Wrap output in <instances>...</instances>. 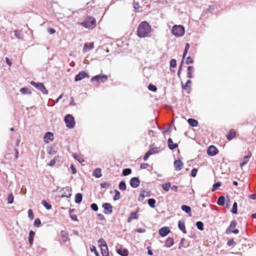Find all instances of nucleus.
Returning a JSON list of instances; mask_svg holds the SVG:
<instances>
[{
  "mask_svg": "<svg viewBox=\"0 0 256 256\" xmlns=\"http://www.w3.org/2000/svg\"><path fill=\"white\" fill-rule=\"evenodd\" d=\"M151 26L146 21L142 22L138 26L137 35L140 38L147 36L151 32Z\"/></svg>",
  "mask_w": 256,
  "mask_h": 256,
  "instance_id": "f257e3e1",
  "label": "nucleus"
},
{
  "mask_svg": "<svg viewBox=\"0 0 256 256\" xmlns=\"http://www.w3.org/2000/svg\"><path fill=\"white\" fill-rule=\"evenodd\" d=\"M78 24L85 28L92 30L96 26V21L95 18L92 16H89L87 17L84 22H79Z\"/></svg>",
  "mask_w": 256,
  "mask_h": 256,
  "instance_id": "f03ea898",
  "label": "nucleus"
},
{
  "mask_svg": "<svg viewBox=\"0 0 256 256\" xmlns=\"http://www.w3.org/2000/svg\"><path fill=\"white\" fill-rule=\"evenodd\" d=\"M172 33L176 37L182 36L184 34V28L181 25H175L172 27Z\"/></svg>",
  "mask_w": 256,
  "mask_h": 256,
  "instance_id": "7ed1b4c3",
  "label": "nucleus"
},
{
  "mask_svg": "<svg viewBox=\"0 0 256 256\" xmlns=\"http://www.w3.org/2000/svg\"><path fill=\"white\" fill-rule=\"evenodd\" d=\"M64 122L66 126L69 128H74L75 126V120L74 116L70 114H66L64 117Z\"/></svg>",
  "mask_w": 256,
  "mask_h": 256,
  "instance_id": "20e7f679",
  "label": "nucleus"
},
{
  "mask_svg": "<svg viewBox=\"0 0 256 256\" xmlns=\"http://www.w3.org/2000/svg\"><path fill=\"white\" fill-rule=\"evenodd\" d=\"M30 84L34 86L38 90H40L43 94H48V91L46 89L44 84L41 82H36L34 81H31L30 82Z\"/></svg>",
  "mask_w": 256,
  "mask_h": 256,
  "instance_id": "39448f33",
  "label": "nucleus"
},
{
  "mask_svg": "<svg viewBox=\"0 0 256 256\" xmlns=\"http://www.w3.org/2000/svg\"><path fill=\"white\" fill-rule=\"evenodd\" d=\"M237 224V222L236 220H232L230 226L226 230V232L227 234H230L232 232L234 233L235 234H237L238 233L239 230L238 229L236 228V226Z\"/></svg>",
  "mask_w": 256,
  "mask_h": 256,
  "instance_id": "423d86ee",
  "label": "nucleus"
},
{
  "mask_svg": "<svg viewBox=\"0 0 256 256\" xmlns=\"http://www.w3.org/2000/svg\"><path fill=\"white\" fill-rule=\"evenodd\" d=\"M218 152V150L214 146H210L207 150V154L208 156H214Z\"/></svg>",
  "mask_w": 256,
  "mask_h": 256,
  "instance_id": "0eeeda50",
  "label": "nucleus"
},
{
  "mask_svg": "<svg viewBox=\"0 0 256 256\" xmlns=\"http://www.w3.org/2000/svg\"><path fill=\"white\" fill-rule=\"evenodd\" d=\"M108 80V76L106 75H98L94 77H93L91 81H96L98 82H100L105 80Z\"/></svg>",
  "mask_w": 256,
  "mask_h": 256,
  "instance_id": "6e6552de",
  "label": "nucleus"
},
{
  "mask_svg": "<svg viewBox=\"0 0 256 256\" xmlns=\"http://www.w3.org/2000/svg\"><path fill=\"white\" fill-rule=\"evenodd\" d=\"M102 208H104V212L106 214H110L112 212V207L110 204H104Z\"/></svg>",
  "mask_w": 256,
  "mask_h": 256,
  "instance_id": "1a4fd4ad",
  "label": "nucleus"
},
{
  "mask_svg": "<svg viewBox=\"0 0 256 256\" xmlns=\"http://www.w3.org/2000/svg\"><path fill=\"white\" fill-rule=\"evenodd\" d=\"M174 169L176 171L180 170L184 166V163L180 160H176L174 163Z\"/></svg>",
  "mask_w": 256,
  "mask_h": 256,
  "instance_id": "9d476101",
  "label": "nucleus"
},
{
  "mask_svg": "<svg viewBox=\"0 0 256 256\" xmlns=\"http://www.w3.org/2000/svg\"><path fill=\"white\" fill-rule=\"evenodd\" d=\"M54 140V134L51 132H47L44 136V140L46 143L52 141Z\"/></svg>",
  "mask_w": 256,
  "mask_h": 256,
  "instance_id": "9b49d317",
  "label": "nucleus"
},
{
  "mask_svg": "<svg viewBox=\"0 0 256 256\" xmlns=\"http://www.w3.org/2000/svg\"><path fill=\"white\" fill-rule=\"evenodd\" d=\"M140 184L139 179L136 177L132 178L130 180V184L132 187L136 188Z\"/></svg>",
  "mask_w": 256,
  "mask_h": 256,
  "instance_id": "f8f14e48",
  "label": "nucleus"
},
{
  "mask_svg": "<svg viewBox=\"0 0 256 256\" xmlns=\"http://www.w3.org/2000/svg\"><path fill=\"white\" fill-rule=\"evenodd\" d=\"M170 232V230L167 226L162 227L159 230V234L162 237L166 236Z\"/></svg>",
  "mask_w": 256,
  "mask_h": 256,
  "instance_id": "ddd939ff",
  "label": "nucleus"
},
{
  "mask_svg": "<svg viewBox=\"0 0 256 256\" xmlns=\"http://www.w3.org/2000/svg\"><path fill=\"white\" fill-rule=\"evenodd\" d=\"M88 75L84 72L82 71L76 74L75 77V81H80L86 77H88Z\"/></svg>",
  "mask_w": 256,
  "mask_h": 256,
  "instance_id": "4468645a",
  "label": "nucleus"
},
{
  "mask_svg": "<svg viewBox=\"0 0 256 256\" xmlns=\"http://www.w3.org/2000/svg\"><path fill=\"white\" fill-rule=\"evenodd\" d=\"M94 48V42L85 43L83 47V52H86L93 49Z\"/></svg>",
  "mask_w": 256,
  "mask_h": 256,
  "instance_id": "2eb2a0df",
  "label": "nucleus"
},
{
  "mask_svg": "<svg viewBox=\"0 0 256 256\" xmlns=\"http://www.w3.org/2000/svg\"><path fill=\"white\" fill-rule=\"evenodd\" d=\"M138 210L131 212L127 220L128 222H130L134 220H138Z\"/></svg>",
  "mask_w": 256,
  "mask_h": 256,
  "instance_id": "dca6fc26",
  "label": "nucleus"
},
{
  "mask_svg": "<svg viewBox=\"0 0 256 256\" xmlns=\"http://www.w3.org/2000/svg\"><path fill=\"white\" fill-rule=\"evenodd\" d=\"M236 135V132L234 129H231L228 133L226 137L229 140H232Z\"/></svg>",
  "mask_w": 256,
  "mask_h": 256,
  "instance_id": "f3484780",
  "label": "nucleus"
},
{
  "mask_svg": "<svg viewBox=\"0 0 256 256\" xmlns=\"http://www.w3.org/2000/svg\"><path fill=\"white\" fill-rule=\"evenodd\" d=\"M60 237L63 242H66L68 239V234L64 230L60 232Z\"/></svg>",
  "mask_w": 256,
  "mask_h": 256,
  "instance_id": "a211bd4d",
  "label": "nucleus"
},
{
  "mask_svg": "<svg viewBox=\"0 0 256 256\" xmlns=\"http://www.w3.org/2000/svg\"><path fill=\"white\" fill-rule=\"evenodd\" d=\"M168 148L171 150H173L178 146L176 144L174 143L172 140L170 138H169L168 139Z\"/></svg>",
  "mask_w": 256,
  "mask_h": 256,
  "instance_id": "6ab92c4d",
  "label": "nucleus"
},
{
  "mask_svg": "<svg viewBox=\"0 0 256 256\" xmlns=\"http://www.w3.org/2000/svg\"><path fill=\"white\" fill-rule=\"evenodd\" d=\"M252 156V154L250 151H248V155L246 156L244 158L243 161L240 164V166L241 168H242L244 165H246L249 160V158Z\"/></svg>",
  "mask_w": 256,
  "mask_h": 256,
  "instance_id": "aec40b11",
  "label": "nucleus"
},
{
  "mask_svg": "<svg viewBox=\"0 0 256 256\" xmlns=\"http://www.w3.org/2000/svg\"><path fill=\"white\" fill-rule=\"evenodd\" d=\"M182 210L187 213L189 216H192L191 208L189 206L182 205L181 207Z\"/></svg>",
  "mask_w": 256,
  "mask_h": 256,
  "instance_id": "412c9836",
  "label": "nucleus"
},
{
  "mask_svg": "<svg viewBox=\"0 0 256 256\" xmlns=\"http://www.w3.org/2000/svg\"><path fill=\"white\" fill-rule=\"evenodd\" d=\"M178 227L184 234L186 233V229L184 222L180 220L179 221L178 223Z\"/></svg>",
  "mask_w": 256,
  "mask_h": 256,
  "instance_id": "4be33fe9",
  "label": "nucleus"
},
{
  "mask_svg": "<svg viewBox=\"0 0 256 256\" xmlns=\"http://www.w3.org/2000/svg\"><path fill=\"white\" fill-rule=\"evenodd\" d=\"M93 176L96 178H99L102 176L101 169L97 168L95 169L93 172Z\"/></svg>",
  "mask_w": 256,
  "mask_h": 256,
  "instance_id": "5701e85b",
  "label": "nucleus"
},
{
  "mask_svg": "<svg viewBox=\"0 0 256 256\" xmlns=\"http://www.w3.org/2000/svg\"><path fill=\"white\" fill-rule=\"evenodd\" d=\"M117 252L122 256H127L128 255V250L126 248H120L117 250Z\"/></svg>",
  "mask_w": 256,
  "mask_h": 256,
  "instance_id": "b1692460",
  "label": "nucleus"
},
{
  "mask_svg": "<svg viewBox=\"0 0 256 256\" xmlns=\"http://www.w3.org/2000/svg\"><path fill=\"white\" fill-rule=\"evenodd\" d=\"M174 244V240L173 238H168L166 241V246L168 248H170Z\"/></svg>",
  "mask_w": 256,
  "mask_h": 256,
  "instance_id": "393cba45",
  "label": "nucleus"
},
{
  "mask_svg": "<svg viewBox=\"0 0 256 256\" xmlns=\"http://www.w3.org/2000/svg\"><path fill=\"white\" fill-rule=\"evenodd\" d=\"M188 122L193 127L196 126L198 124V121L194 118H189Z\"/></svg>",
  "mask_w": 256,
  "mask_h": 256,
  "instance_id": "a878e982",
  "label": "nucleus"
},
{
  "mask_svg": "<svg viewBox=\"0 0 256 256\" xmlns=\"http://www.w3.org/2000/svg\"><path fill=\"white\" fill-rule=\"evenodd\" d=\"M35 235V232L32 230H30L29 232L28 241L30 244H33L34 238Z\"/></svg>",
  "mask_w": 256,
  "mask_h": 256,
  "instance_id": "bb28decb",
  "label": "nucleus"
},
{
  "mask_svg": "<svg viewBox=\"0 0 256 256\" xmlns=\"http://www.w3.org/2000/svg\"><path fill=\"white\" fill-rule=\"evenodd\" d=\"M102 256H109L108 246L100 248Z\"/></svg>",
  "mask_w": 256,
  "mask_h": 256,
  "instance_id": "cd10ccee",
  "label": "nucleus"
},
{
  "mask_svg": "<svg viewBox=\"0 0 256 256\" xmlns=\"http://www.w3.org/2000/svg\"><path fill=\"white\" fill-rule=\"evenodd\" d=\"M82 200V196L80 193H78L75 196V202L77 204L80 203Z\"/></svg>",
  "mask_w": 256,
  "mask_h": 256,
  "instance_id": "c85d7f7f",
  "label": "nucleus"
},
{
  "mask_svg": "<svg viewBox=\"0 0 256 256\" xmlns=\"http://www.w3.org/2000/svg\"><path fill=\"white\" fill-rule=\"evenodd\" d=\"M171 187L170 182H166L162 184V188L166 192H168Z\"/></svg>",
  "mask_w": 256,
  "mask_h": 256,
  "instance_id": "c756f323",
  "label": "nucleus"
},
{
  "mask_svg": "<svg viewBox=\"0 0 256 256\" xmlns=\"http://www.w3.org/2000/svg\"><path fill=\"white\" fill-rule=\"evenodd\" d=\"M225 202V198L223 196H220L218 198L217 204L220 206H224Z\"/></svg>",
  "mask_w": 256,
  "mask_h": 256,
  "instance_id": "7c9ffc66",
  "label": "nucleus"
},
{
  "mask_svg": "<svg viewBox=\"0 0 256 256\" xmlns=\"http://www.w3.org/2000/svg\"><path fill=\"white\" fill-rule=\"evenodd\" d=\"M99 246L102 248L104 246H107L106 242L103 238H100L98 242Z\"/></svg>",
  "mask_w": 256,
  "mask_h": 256,
  "instance_id": "2f4dec72",
  "label": "nucleus"
},
{
  "mask_svg": "<svg viewBox=\"0 0 256 256\" xmlns=\"http://www.w3.org/2000/svg\"><path fill=\"white\" fill-rule=\"evenodd\" d=\"M74 211V210L73 209H70L69 210L70 218H72V220L77 221L78 220L77 216L76 214H72Z\"/></svg>",
  "mask_w": 256,
  "mask_h": 256,
  "instance_id": "473e14b6",
  "label": "nucleus"
},
{
  "mask_svg": "<svg viewBox=\"0 0 256 256\" xmlns=\"http://www.w3.org/2000/svg\"><path fill=\"white\" fill-rule=\"evenodd\" d=\"M119 188L122 190H126V186L124 182L122 181L120 182L119 186Z\"/></svg>",
  "mask_w": 256,
  "mask_h": 256,
  "instance_id": "72a5a7b5",
  "label": "nucleus"
},
{
  "mask_svg": "<svg viewBox=\"0 0 256 256\" xmlns=\"http://www.w3.org/2000/svg\"><path fill=\"white\" fill-rule=\"evenodd\" d=\"M156 200L154 198H150L148 200V205L152 208L155 207Z\"/></svg>",
  "mask_w": 256,
  "mask_h": 256,
  "instance_id": "f704fd0d",
  "label": "nucleus"
},
{
  "mask_svg": "<svg viewBox=\"0 0 256 256\" xmlns=\"http://www.w3.org/2000/svg\"><path fill=\"white\" fill-rule=\"evenodd\" d=\"M115 195L114 196V200H117L120 198V192L116 190H114Z\"/></svg>",
  "mask_w": 256,
  "mask_h": 256,
  "instance_id": "c9c22d12",
  "label": "nucleus"
},
{
  "mask_svg": "<svg viewBox=\"0 0 256 256\" xmlns=\"http://www.w3.org/2000/svg\"><path fill=\"white\" fill-rule=\"evenodd\" d=\"M20 92L22 94H31V92L26 88H21L20 90Z\"/></svg>",
  "mask_w": 256,
  "mask_h": 256,
  "instance_id": "e433bc0d",
  "label": "nucleus"
},
{
  "mask_svg": "<svg viewBox=\"0 0 256 256\" xmlns=\"http://www.w3.org/2000/svg\"><path fill=\"white\" fill-rule=\"evenodd\" d=\"M153 154V152H152V150H150L148 151V152L144 156V161L146 160L148 157L152 155Z\"/></svg>",
  "mask_w": 256,
  "mask_h": 256,
  "instance_id": "4c0bfd02",
  "label": "nucleus"
},
{
  "mask_svg": "<svg viewBox=\"0 0 256 256\" xmlns=\"http://www.w3.org/2000/svg\"><path fill=\"white\" fill-rule=\"evenodd\" d=\"M193 69V68L191 66H188V73H187V76L188 78H191L192 77V70Z\"/></svg>",
  "mask_w": 256,
  "mask_h": 256,
  "instance_id": "58836bf2",
  "label": "nucleus"
},
{
  "mask_svg": "<svg viewBox=\"0 0 256 256\" xmlns=\"http://www.w3.org/2000/svg\"><path fill=\"white\" fill-rule=\"evenodd\" d=\"M189 48H190V44H186V47H185V48H184V54H183V56H182V60H184V58L185 56H186L187 53H188V49H189Z\"/></svg>",
  "mask_w": 256,
  "mask_h": 256,
  "instance_id": "ea45409f",
  "label": "nucleus"
},
{
  "mask_svg": "<svg viewBox=\"0 0 256 256\" xmlns=\"http://www.w3.org/2000/svg\"><path fill=\"white\" fill-rule=\"evenodd\" d=\"M42 204L47 210H50L52 208V206L48 203L45 200H43Z\"/></svg>",
  "mask_w": 256,
  "mask_h": 256,
  "instance_id": "a19ab883",
  "label": "nucleus"
},
{
  "mask_svg": "<svg viewBox=\"0 0 256 256\" xmlns=\"http://www.w3.org/2000/svg\"><path fill=\"white\" fill-rule=\"evenodd\" d=\"M132 170L130 168H125L122 170V174L124 176H126L130 174Z\"/></svg>",
  "mask_w": 256,
  "mask_h": 256,
  "instance_id": "79ce46f5",
  "label": "nucleus"
},
{
  "mask_svg": "<svg viewBox=\"0 0 256 256\" xmlns=\"http://www.w3.org/2000/svg\"><path fill=\"white\" fill-rule=\"evenodd\" d=\"M237 207H238V205H237V204L236 202H234V204H233V206H232V212L234 213V214H237Z\"/></svg>",
  "mask_w": 256,
  "mask_h": 256,
  "instance_id": "37998d69",
  "label": "nucleus"
},
{
  "mask_svg": "<svg viewBox=\"0 0 256 256\" xmlns=\"http://www.w3.org/2000/svg\"><path fill=\"white\" fill-rule=\"evenodd\" d=\"M196 226L198 229L202 230L204 229V224L202 222H198L196 223Z\"/></svg>",
  "mask_w": 256,
  "mask_h": 256,
  "instance_id": "c03bdc74",
  "label": "nucleus"
},
{
  "mask_svg": "<svg viewBox=\"0 0 256 256\" xmlns=\"http://www.w3.org/2000/svg\"><path fill=\"white\" fill-rule=\"evenodd\" d=\"M14 202V196H13V194H10L8 196V204H12Z\"/></svg>",
  "mask_w": 256,
  "mask_h": 256,
  "instance_id": "a18cd8bd",
  "label": "nucleus"
},
{
  "mask_svg": "<svg viewBox=\"0 0 256 256\" xmlns=\"http://www.w3.org/2000/svg\"><path fill=\"white\" fill-rule=\"evenodd\" d=\"M148 88L152 92H156L157 90L156 87L152 84H150Z\"/></svg>",
  "mask_w": 256,
  "mask_h": 256,
  "instance_id": "49530a36",
  "label": "nucleus"
},
{
  "mask_svg": "<svg viewBox=\"0 0 256 256\" xmlns=\"http://www.w3.org/2000/svg\"><path fill=\"white\" fill-rule=\"evenodd\" d=\"M133 4L135 10L136 12H140L139 8H140V6H139L138 3V2H134Z\"/></svg>",
  "mask_w": 256,
  "mask_h": 256,
  "instance_id": "de8ad7c7",
  "label": "nucleus"
},
{
  "mask_svg": "<svg viewBox=\"0 0 256 256\" xmlns=\"http://www.w3.org/2000/svg\"><path fill=\"white\" fill-rule=\"evenodd\" d=\"M41 224V222L39 218H36L34 221V226L38 227L40 226V224Z\"/></svg>",
  "mask_w": 256,
  "mask_h": 256,
  "instance_id": "09e8293b",
  "label": "nucleus"
},
{
  "mask_svg": "<svg viewBox=\"0 0 256 256\" xmlns=\"http://www.w3.org/2000/svg\"><path fill=\"white\" fill-rule=\"evenodd\" d=\"M110 184L108 182H104L100 184V186L102 188H106L110 186Z\"/></svg>",
  "mask_w": 256,
  "mask_h": 256,
  "instance_id": "8fccbe9b",
  "label": "nucleus"
},
{
  "mask_svg": "<svg viewBox=\"0 0 256 256\" xmlns=\"http://www.w3.org/2000/svg\"><path fill=\"white\" fill-rule=\"evenodd\" d=\"M176 66V61L174 59H172L170 62V66L172 68H175Z\"/></svg>",
  "mask_w": 256,
  "mask_h": 256,
  "instance_id": "3c124183",
  "label": "nucleus"
},
{
  "mask_svg": "<svg viewBox=\"0 0 256 256\" xmlns=\"http://www.w3.org/2000/svg\"><path fill=\"white\" fill-rule=\"evenodd\" d=\"M28 217L31 219L32 220L34 218V215L33 214V212L31 209L28 210Z\"/></svg>",
  "mask_w": 256,
  "mask_h": 256,
  "instance_id": "603ef678",
  "label": "nucleus"
},
{
  "mask_svg": "<svg viewBox=\"0 0 256 256\" xmlns=\"http://www.w3.org/2000/svg\"><path fill=\"white\" fill-rule=\"evenodd\" d=\"M221 185V183L220 182H216V184H215L214 186H213V188H212V192H214L215 191L217 188L219 186H220Z\"/></svg>",
  "mask_w": 256,
  "mask_h": 256,
  "instance_id": "864d4df0",
  "label": "nucleus"
},
{
  "mask_svg": "<svg viewBox=\"0 0 256 256\" xmlns=\"http://www.w3.org/2000/svg\"><path fill=\"white\" fill-rule=\"evenodd\" d=\"M90 250L91 252H94L96 256H100L99 255V254L98 253V252H97L96 250V248L94 246H92L91 248H90Z\"/></svg>",
  "mask_w": 256,
  "mask_h": 256,
  "instance_id": "5fc2aeb1",
  "label": "nucleus"
},
{
  "mask_svg": "<svg viewBox=\"0 0 256 256\" xmlns=\"http://www.w3.org/2000/svg\"><path fill=\"white\" fill-rule=\"evenodd\" d=\"M90 207L92 210H94L95 212L98 211V206L96 204H91Z\"/></svg>",
  "mask_w": 256,
  "mask_h": 256,
  "instance_id": "6e6d98bb",
  "label": "nucleus"
},
{
  "mask_svg": "<svg viewBox=\"0 0 256 256\" xmlns=\"http://www.w3.org/2000/svg\"><path fill=\"white\" fill-rule=\"evenodd\" d=\"M198 170L196 168H193L191 171V176L192 177H195L197 174Z\"/></svg>",
  "mask_w": 256,
  "mask_h": 256,
  "instance_id": "4d7b16f0",
  "label": "nucleus"
},
{
  "mask_svg": "<svg viewBox=\"0 0 256 256\" xmlns=\"http://www.w3.org/2000/svg\"><path fill=\"white\" fill-rule=\"evenodd\" d=\"M192 62H193L192 58L191 57H190V56H188L186 58V64H192Z\"/></svg>",
  "mask_w": 256,
  "mask_h": 256,
  "instance_id": "13d9d810",
  "label": "nucleus"
},
{
  "mask_svg": "<svg viewBox=\"0 0 256 256\" xmlns=\"http://www.w3.org/2000/svg\"><path fill=\"white\" fill-rule=\"evenodd\" d=\"M234 244H235V242H234V239H232V238L229 240L227 242V244L228 246H231L233 245Z\"/></svg>",
  "mask_w": 256,
  "mask_h": 256,
  "instance_id": "bf43d9fd",
  "label": "nucleus"
},
{
  "mask_svg": "<svg viewBox=\"0 0 256 256\" xmlns=\"http://www.w3.org/2000/svg\"><path fill=\"white\" fill-rule=\"evenodd\" d=\"M191 80H188L184 86L183 87L184 89H186L187 88L190 87V84H191Z\"/></svg>",
  "mask_w": 256,
  "mask_h": 256,
  "instance_id": "052dcab7",
  "label": "nucleus"
},
{
  "mask_svg": "<svg viewBox=\"0 0 256 256\" xmlns=\"http://www.w3.org/2000/svg\"><path fill=\"white\" fill-rule=\"evenodd\" d=\"M74 158L81 164L84 162L83 158H80V156L77 157L76 155H74Z\"/></svg>",
  "mask_w": 256,
  "mask_h": 256,
  "instance_id": "680f3d73",
  "label": "nucleus"
},
{
  "mask_svg": "<svg viewBox=\"0 0 256 256\" xmlns=\"http://www.w3.org/2000/svg\"><path fill=\"white\" fill-rule=\"evenodd\" d=\"M48 32L50 34H54L56 32V30L54 28H48Z\"/></svg>",
  "mask_w": 256,
  "mask_h": 256,
  "instance_id": "e2e57ef3",
  "label": "nucleus"
},
{
  "mask_svg": "<svg viewBox=\"0 0 256 256\" xmlns=\"http://www.w3.org/2000/svg\"><path fill=\"white\" fill-rule=\"evenodd\" d=\"M70 168L72 170V173L73 174H76V168L74 167V164H72L71 166H70Z\"/></svg>",
  "mask_w": 256,
  "mask_h": 256,
  "instance_id": "0e129e2a",
  "label": "nucleus"
},
{
  "mask_svg": "<svg viewBox=\"0 0 256 256\" xmlns=\"http://www.w3.org/2000/svg\"><path fill=\"white\" fill-rule=\"evenodd\" d=\"M186 241V239L184 238H182L180 240V245H179V246H178V248L179 249H180L182 246L184 244V242H185Z\"/></svg>",
  "mask_w": 256,
  "mask_h": 256,
  "instance_id": "69168bd1",
  "label": "nucleus"
},
{
  "mask_svg": "<svg viewBox=\"0 0 256 256\" xmlns=\"http://www.w3.org/2000/svg\"><path fill=\"white\" fill-rule=\"evenodd\" d=\"M56 162V160L55 158H54L53 160H51L50 162V163L48 164V165L50 166H53L55 164Z\"/></svg>",
  "mask_w": 256,
  "mask_h": 256,
  "instance_id": "338daca9",
  "label": "nucleus"
},
{
  "mask_svg": "<svg viewBox=\"0 0 256 256\" xmlns=\"http://www.w3.org/2000/svg\"><path fill=\"white\" fill-rule=\"evenodd\" d=\"M6 64L8 65V66H11L12 65V63L8 58H6Z\"/></svg>",
  "mask_w": 256,
  "mask_h": 256,
  "instance_id": "774afa93",
  "label": "nucleus"
}]
</instances>
